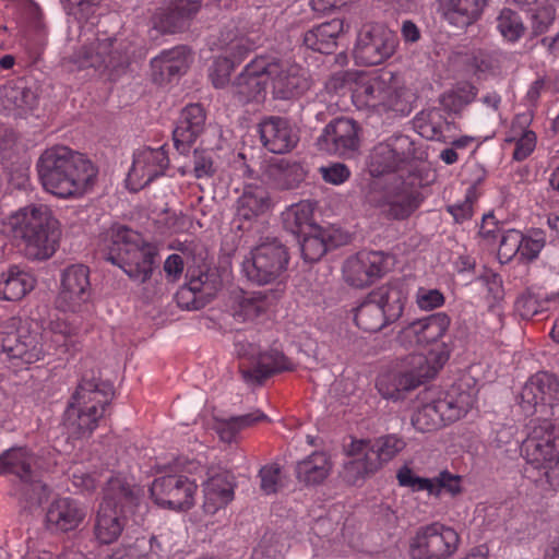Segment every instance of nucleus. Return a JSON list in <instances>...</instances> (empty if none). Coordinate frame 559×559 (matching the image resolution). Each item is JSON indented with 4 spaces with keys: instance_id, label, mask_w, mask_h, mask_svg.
<instances>
[{
    "instance_id": "680f3d73",
    "label": "nucleus",
    "mask_w": 559,
    "mask_h": 559,
    "mask_svg": "<svg viewBox=\"0 0 559 559\" xmlns=\"http://www.w3.org/2000/svg\"><path fill=\"white\" fill-rule=\"evenodd\" d=\"M192 173L197 179H209L215 175L213 153L195 148L192 155Z\"/></svg>"
},
{
    "instance_id": "bf43d9fd",
    "label": "nucleus",
    "mask_w": 559,
    "mask_h": 559,
    "mask_svg": "<svg viewBox=\"0 0 559 559\" xmlns=\"http://www.w3.org/2000/svg\"><path fill=\"white\" fill-rule=\"evenodd\" d=\"M377 472V469L370 468L369 457L366 454L365 457L355 459L346 462L343 466L342 477L347 484L356 485L366 476L372 475Z\"/></svg>"
},
{
    "instance_id": "0e129e2a",
    "label": "nucleus",
    "mask_w": 559,
    "mask_h": 559,
    "mask_svg": "<svg viewBox=\"0 0 559 559\" xmlns=\"http://www.w3.org/2000/svg\"><path fill=\"white\" fill-rule=\"evenodd\" d=\"M476 199L475 187H469L466 190L465 198L462 202L447 206L448 213L453 217L455 223H463L472 217L473 203Z\"/></svg>"
},
{
    "instance_id": "0eeeda50",
    "label": "nucleus",
    "mask_w": 559,
    "mask_h": 559,
    "mask_svg": "<svg viewBox=\"0 0 559 559\" xmlns=\"http://www.w3.org/2000/svg\"><path fill=\"white\" fill-rule=\"evenodd\" d=\"M397 44L396 34L385 25L365 24L357 34L353 55L357 64L378 66L394 55Z\"/></svg>"
},
{
    "instance_id": "6e6d98bb",
    "label": "nucleus",
    "mask_w": 559,
    "mask_h": 559,
    "mask_svg": "<svg viewBox=\"0 0 559 559\" xmlns=\"http://www.w3.org/2000/svg\"><path fill=\"white\" fill-rule=\"evenodd\" d=\"M476 94V87L465 82L457 85L454 90L444 93L440 98V103L447 111L459 114L475 99Z\"/></svg>"
},
{
    "instance_id": "f8f14e48",
    "label": "nucleus",
    "mask_w": 559,
    "mask_h": 559,
    "mask_svg": "<svg viewBox=\"0 0 559 559\" xmlns=\"http://www.w3.org/2000/svg\"><path fill=\"white\" fill-rule=\"evenodd\" d=\"M198 486L185 474H165L156 477L150 486L152 500L160 508L188 511L194 506Z\"/></svg>"
},
{
    "instance_id": "393cba45",
    "label": "nucleus",
    "mask_w": 559,
    "mask_h": 559,
    "mask_svg": "<svg viewBox=\"0 0 559 559\" xmlns=\"http://www.w3.org/2000/svg\"><path fill=\"white\" fill-rule=\"evenodd\" d=\"M206 115L200 104L187 105L177 119L173 131L175 148L182 155L190 152L197 139L203 133Z\"/></svg>"
},
{
    "instance_id": "de8ad7c7",
    "label": "nucleus",
    "mask_w": 559,
    "mask_h": 559,
    "mask_svg": "<svg viewBox=\"0 0 559 559\" xmlns=\"http://www.w3.org/2000/svg\"><path fill=\"white\" fill-rule=\"evenodd\" d=\"M421 193L414 188L403 187L391 195L386 203L388 216L394 219H405L421 204Z\"/></svg>"
},
{
    "instance_id": "79ce46f5",
    "label": "nucleus",
    "mask_w": 559,
    "mask_h": 559,
    "mask_svg": "<svg viewBox=\"0 0 559 559\" xmlns=\"http://www.w3.org/2000/svg\"><path fill=\"white\" fill-rule=\"evenodd\" d=\"M270 207L267 191L259 186H246L237 201L236 217L239 221H251Z\"/></svg>"
},
{
    "instance_id": "20e7f679",
    "label": "nucleus",
    "mask_w": 559,
    "mask_h": 559,
    "mask_svg": "<svg viewBox=\"0 0 559 559\" xmlns=\"http://www.w3.org/2000/svg\"><path fill=\"white\" fill-rule=\"evenodd\" d=\"M34 457L24 449H10L0 455V474H13L19 477L15 487L20 514L29 516L50 496L49 487L33 468Z\"/></svg>"
},
{
    "instance_id": "ddd939ff",
    "label": "nucleus",
    "mask_w": 559,
    "mask_h": 559,
    "mask_svg": "<svg viewBox=\"0 0 559 559\" xmlns=\"http://www.w3.org/2000/svg\"><path fill=\"white\" fill-rule=\"evenodd\" d=\"M189 282L181 286L175 295L177 305L187 310H199L211 302L223 286L216 270L200 266L198 270L188 269Z\"/></svg>"
},
{
    "instance_id": "4d7b16f0",
    "label": "nucleus",
    "mask_w": 559,
    "mask_h": 559,
    "mask_svg": "<svg viewBox=\"0 0 559 559\" xmlns=\"http://www.w3.org/2000/svg\"><path fill=\"white\" fill-rule=\"evenodd\" d=\"M413 426L420 431L436 430L445 426L435 402L424 403L412 417Z\"/></svg>"
},
{
    "instance_id": "cd10ccee",
    "label": "nucleus",
    "mask_w": 559,
    "mask_h": 559,
    "mask_svg": "<svg viewBox=\"0 0 559 559\" xmlns=\"http://www.w3.org/2000/svg\"><path fill=\"white\" fill-rule=\"evenodd\" d=\"M188 68L189 50L186 46L163 50L151 60L153 82L159 85L185 74Z\"/></svg>"
},
{
    "instance_id": "b1692460",
    "label": "nucleus",
    "mask_w": 559,
    "mask_h": 559,
    "mask_svg": "<svg viewBox=\"0 0 559 559\" xmlns=\"http://www.w3.org/2000/svg\"><path fill=\"white\" fill-rule=\"evenodd\" d=\"M521 407L533 414L538 405H552L559 401V380L549 372H537L532 376L520 393Z\"/></svg>"
},
{
    "instance_id": "052dcab7",
    "label": "nucleus",
    "mask_w": 559,
    "mask_h": 559,
    "mask_svg": "<svg viewBox=\"0 0 559 559\" xmlns=\"http://www.w3.org/2000/svg\"><path fill=\"white\" fill-rule=\"evenodd\" d=\"M135 542L145 543V548L141 551L145 559H167L173 550L170 542L163 535H152L148 539L141 537Z\"/></svg>"
},
{
    "instance_id": "7c9ffc66",
    "label": "nucleus",
    "mask_w": 559,
    "mask_h": 559,
    "mask_svg": "<svg viewBox=\"0 0 559 559\" xmlns=\"http://www.w3.org/2000/svg\"><path fill=\"white\" fill-rule=\"evenodd\" d=\"M271 305L270 296L264 292L239 290L230 296L229 312L238 322H253L265 314Z\"/></svg>"
},
{
    "instance_id": "c03bdc74",
    "label": "nucleus",
    "mask_w": 559,
    "mask_h": 559,
    "mask_svg": "<svg viewBox=\"0 0 559 559\" xmlns=\"http://www.w3.org/2000/svg\"><path fill=\"white\" fill-rule=\"evenodd\" d=\"M269 420L267 416L257 409L252 413L240 415V416H231L228 418L214 417V430L219 436L221 440L227 443H231L237 435L259 421Z\"/></svg>"
},
{
    "instance_id": "774afa93",
    "label": "nucleus",
    "mask_w": 559,
    "mask_h": 559,
    "mask_svg": "<svg viewBox=\"0 0 559 559\" xmlns=\"http://www.w3.org/2000/svg\"><path fill=\"white\" fill-rule=\"evenodd\" d=\"M537 472L539 475L537 477L533 476V480L545 489L556 490L559 487V455L552 463H547Z\"/></svg>"
},
{
    "instance_id": "49530a36",
    "label": "nucleus",
    "mask_w": 559,
    "mask_h": 559,
    "mask_svg": "<svg viewBox=\"0 0 559 559\" xmlns=\"http://www.w3.org/2000/svg\"><path fill=\"white\" fill-rule=\"evenodd\" d=\"M354 321L359 329L370 333L379 332L390 324L383 314L382 308L374 298H371V293L354 309Z\"/></svg>"
},
{
    "instance_id": "c756f323",
    "label": "nucleus",
    "mask_w": 559,
    "mask_h": 559,
    "mask_svg": "<svg viewBox=\"0 0 559 559\" xmlns=\"http://www.w3.org/2000/svg\"><path fill=\"white\" fill-rule=\"evenodd\" d=\"M199 0H177L155 21V28L164 34H176L186 31L199 13Z\"/></svg>"
},
{
    "instance_id": "9b49d317",
    "label": "nucleus",
    "mask_w": 559,
    "mask_h": 559,
    "mask_svg": "<svg viewBox=\"0 0 559 559\" xmlns=\"http://www.w3.org/2000/svg\"><path fill=\"white\" fill-rule=\"evenodd\" d=\"M527 437L521 447V453L526 460L524 468L528 478L533 471H539L547 463H552L559 455L556 450L554 426L548 419H532L527 425Z\"/></svg>"
},
{
    "instance_id": "aec40b11",
    "label": "nucleus",
    "mask_w": 559,
    "mask_h": 559,
    "mask_svg": "<svg viewBox=\"0 0 559 559\" xmlns=\"http://www.w3.org/2000/svg\"><path fill=\"white\" fill-rule=\"evenodd\" d=\"M153 247H109L102 257L121 267L132 280L145 283L155 267L156 251Z\"/></svg>"
},
{
    "instance_id": "58836bf2",
    "label": "nucleus",
    "mask_w": 559,
    "mask_h": 559,
    "mask_svg": "<svg viewBox=\"0 0 559 559\" xmlns=\"http://www.w3.org/2000/svg\"><path fill=\"white\" fill-rule=\"evenodd\" d=\"M127 525V515L117 508L99 506L94 526L95 536L102 544H111L121 535Z\"/></svg>"
},
{
    "instance_id": "3c124183",
    "label": "nucleus",
    "mask_w": 559,
    "mask_h": 559,
    "mask_svg": "<svg viewBox=\"0 0 559 559\" xmlns=\"http://www.w3.org/2000/svg\"><path fill=\"white\" fill-rule=\"evenodd\" d=\"M447 3L449 20L464 26L469 25L480 16L487 0H448Z\"/></svg>"
},
{
    "instance_id": "4468645a",
    "label": "nucleus",
    "mask_w": 559,
    "mask_h": 559,
    "mask_svg": "<svg viewBox=\"0 0 559 559\" xmlns=\"http://www.w3.org/2000/svg\"><path fill=\"white\" fill-rule=\"evenodd\" d=\"M316 203L310 200L294 204L286 212L284 226L295 236L299 245H342L335 239L334 231L323 229L312 221Z\"/></svg>"
},
{
    "instance_id": "2f4dec72",
    "label": "nucleus",
    "mask_w": 559,
    "mask_h": 559,
    "mask_svg": "<svg viewBox=\"0 0 559 559\" xmlns=\"http://www.w3.org/2000/svg\"><path fill=\"white\" fill-rule=\"evenodd\" d=\"M234 476L222 471L211 475L203 484V510L207 514H215L234 499Z\"/></svg>"
},
{
    "instance_id": "5fc2aeb1",
    "label": "nucleus",
    "mask_w": 559,
    "mask_h": 559,
    "mask_svg": "<svg viewBox=\"0 0 559 559\" xmlns=\"http://www.w3.org/2000/svg\"><path fill=\"white\" fill-rule=\"evenodd\" d=\"M497 29L509 43H516L524 35L526 27L520 14L512 9L503 8L497 16Z\"/></svg>"
},
{
    "instance_id": "423d86ee",
    "label": "nucleus",
    "mask_w": 559,
    "mask_h": 559,
    "mask_svg": "<svg viewBox=\"0 0 559 559\" xmlns=\"http://www.w3.org/2000/svg\"><path fill=\"white\" fill-rule=\"evenodd\" d=\"M457 532L440 522L419 526L411 539V559H449L457 550Z\"/></svg>"
},
{
    "instance_id": "8fccbe9b",
    "label": "nucleus",
    "mask_w": 559,
    "mask_h": 559,
    "mask_svg": "<svg viewBox=\"0 0 559 559\" xmlns=\"http://www.w3.org/2000/svg\"><path fill=\"white\" fill-rule=\"evenodd\" d=\"M479 235L486 241L498 242V245H523L524 235L515 229L502 230L492 213L484 214Z\"/></svg>"
},
{
    "instance_id": "a211bd4d",
    "label": "nucleus",
    "mask_w": 559,
    "mask_h": 559,
    "mask_svg": "<svg viewBox=\"0 0 559 559\" xmlns=\"http://www.w3.org/2000/svg\"><path fill=\"white\" fill-rule=\"evenodd\" d=\"M320 151L338 156H353L359 147V126L348 117L332 119L317 139Z\"/></svg>"
},
{
    "instance_id": "e2e57ef3",
    "label": "nucleus",
    "mask_w": 559,
    "mask_h": 559,
    "mask_svg": "<svg viewBox=\"0 0 559 559\" xmlns=\"http://www.w3.org/2000/svg\"><path fill=\"white\" fill-rule=\"evenodd\" d=\"M539 254V249L534 247H499L497 257L501 264L510 262L515 258L520 263H528Z\"/></svg>"
},
{
    "instance_id": "a878e982",
    "label": "nucleus",
    "mask_w": 559,
    "mask_h": 559,
    "mask_svg": "<svg viewBox=\"0 0 559 559\" xmlns=\"http://www.w3.org/2000/svg\"><path fill=\"white\" fill-rule=\"evenodd\" d=\"M449 325L450 318L444 312L433 313L411 323V329L416 335L418 343L425 345L435 344L437 346V348L430 350V356H432L429 358L431 366H438L437 356L444 349V346L449 348V354L451 353V348L443 341Z\"/></svg>"
},
{
    "instance_id": "09e8293b",
    "label": "nucleus",
    "mask_w": 559,
    "mask_h": 559,
    "mask_svg": "<svg viewBox=\"0 0 559 559\" xmlns=\"http://www.w3.org/2000/svg\"><path fill=\"white\" fill-rule=\"evenodd\" d=\"M27 323L28 320L16 317L0 323V347L10 359H15L20 352Z\"/></svg>"
},
{
    "instance_id": "2eb2a0df",
    "label": "nucleus",
    "mask_w": 559,
    "mask_h": 559,
    "mask_svg": "<svg viewBox=\"0 0 559 559\" xmlns=\"http://www.w3.org/2000/svg\"><path fill=\"white\" fill-rule=\"evenodd\" d=\"M391 73L374 75L357 84L353 100L359 108H370L378 112L401 110L399 88L392 84Z\"/></svg>"
},
{
    "instance_id": "dca6fc26",
    "label": "nucleus",
    "mask_w": 559,
    "mask_h": 559,
    "mask_svg": "<svg viewBox=\"0 0 559 559\" xmlns=\"http://www.w3.org/2000/svg\"><path fill=\"white\" fill-rule=\"evenodd\" d=\"M78 62L81 68H94L109 71L110 75H119L128 67L129 58L121 44L117 45L116 38L104 37L83 47L78 55Z\"/></svg>"
},
{
    "instance_id": "f257e3e1",
    "label": "nucleus",
    "mask_w": 559,
    "mask_h": 559,
    "mask_svg": "<svg viewBox=\"0 0 559 559\" xmlns=\"http://www.w3.org/2000/svg\"><path fill=\"white\" fill-rule=\"evenodd\" d=\"M36 169L44 189L63 199L83 195L95 185L98 174L90 159L67 146L45 150Z\"/></svg>"
},
{
    "instance_id": "37998d69",
    "label": "nucleus",
    "mask_w": 559,
    "mask_h": 559,
    "mask_svg": "<svg viewBox=\"0 0 559 559\" xmlns=\"http://www.w3.org/2000/svg\"><path fill=\"white\" fill-rule=\"evenodd\" d=\"M331 463L324 452H313L296 465V477L307 486L321 484L330 474Z\"/></svg>"
},
{
    "instance_id": "412c9836",
    "label": "nucleus",
    "mask_w": 559,
    "mask_h": 559,
    "mask_svg": "<svg viewBox=\"0 0 559 559\" xmlns=\"http://www.w3.org/2000/svg\"><path fill=\"white\" fill-rule=\"evenodd\" d=\"M91 298L90 270L83 264L71 265L62 274L56 306L64 312H79Z\"/></svg>"
},
{
    "instance_id": "7ed1b4c3",
    "label": "nucleus",
    "mask_w": 559,
    "mask_h": 559,
    "mask_svg": "<svg viewBox=\"0 0 559 559\" xmlns=\"http://www.w3.org/2000/svg\"><path fill=\"white\" fill-rule=\"evenodd\" d=\"M448 359L449 348L445 346L437 356L438 366H431L426 355L412 353L402 359L397 369L381 373L376 386L384 399L403 400L407 392L435 378Z\"/></svg>"
},
{
    "instance_id": "a19ab883",
    "label": "nucleus",
    "mask_w": 559,
    "mask_h": 559,
    "mask_svg": "<svg viewBox=\"0 0 559 559\" xmlns=\"http://www.w3.org/2000/svg\"><path fill=\"white\" fill-rule=\"evenodd\" d=\"M406 447V442L397 435H383L371 439L370 452H368L369 466L380 471L386 463L392 461Z\"/></svg>"
},
{
    "instance_id": "bb28decb",
    "label": "nucleus",
    "mask_w": 559,
    "mask_h": 559,
    "mask_svg": "<svg viewBox=\"0 0 559 559\" xmlns=\"http://www.w3.org/2000/svg\"><path fill=\"white\" fill-rule=\"evenodd\" d=\"M84 518L85 511L76 500L62 497L49 504L45 525L52 533H67L79 527Z\"/></svg>"
},
{
    "instance_id": "72a5a7b5",
    "label": "nucleus",
    "mask_w": 559,
    "mask_h": 559,
    "mask_svg": "<svg viewBox=\"0 0 559 559\" xmlns=\"http://www.w3.org/2000/svg\"><path fill=\"white\" fill-rule=\"evenodd\" d=\"M344 29V21L333 19L307 31L304 34L302 44L312 51L332 53L337 46V38Z\"/></svg>"
},
{
    "instance_id": "c9c22d12",
    "label": "nucleus",
    "mask_w": 559,
    "mask_h": 559,
    "mask_svg": "<svg viewBox=\"0 0 559 559\" xmlns=\"http://www.w3.org/2000/svg\"><path fill=\"white\" fill-rule=\"evenodd\" d=\"M36 286V278L17 265L0 273V300L20 301Z\"/></svg>"
},
{
    "instance_id": "ea45409f",
    "label": "nucleus",
    "mask_w": 559,
    "mask_h": 559,
    "mask_svg": "<svg viewBox=\"0 0 559 559\" xmlns=\"http://www.w3.org/2000/svg\"><path fill=\"white\" fill-rule=\"evenodd\" d=\"M139 500V493L134 486L124 479L112 477L104 489V499L100 506L117 508L123 514L131 510Z\"/></svg>"
},
{
    "instance_id": "f704fd0d",
    "label": "nucleus",
    "mask_w": 559,
    "mask_h": 559,
    "mask_svg": "<svg viewBox=\"0 0 559 559\" xmlns=\"http://www.w3.org/2000/svg\"><path fill=\"white\" fill-rule=\"evenodd\" d=\"M253 48L254 41L248 36L240 38V40L226 48L224 55L218 57L214 62V72L216 75L213 76V84L216 87L223 86L228 81L234 69L243 61Z\"/></svg>"
},
{
    "instance_id": "473e14b6",
    "label": "nucleus",
    "mask_w": 559,
    "mask_h": 559,
    "mask_svg": "<svg viewBox=\"0 0 559 559\" xmlns=\"http://www.w3.org/2000/svg\"><path fill=\"white\" fill-rule=\"evenodd\" d=\"M407 297V285L399 280L371 292V298H374L382 308L383 314L390 324L402 317Z\"/></svg>"
},
{
    "instance_id": "5701e85b",
    "label": "nucleus",
    "mask_w": 559,
    "mask_h": 559,
    "mask_svg": "<svg viewBox=\"0 0 559 559\" xmlns=\"http://www.w3.org/2000/svg\"><path fill=\"white\" fill-rule=\"evenodd\" d=\"M265 56H258L251 60L231 84L234 97L241 104L264 98L266 90Z\"/></svg>"
},
{
    "instance_id": "338daca9",
    "label": "nucleus",
    "mask_w": 559,
    "mask_h": 559,
    "mask_svg": "<svg viewBox=\"0 0 559 559\" xmlns=\"http://www.w3.org/2000/svg\"><path fill=\"white\" fill-rule=\"evenodd\" d=\"M435 497H439L443 491L456 496L462 491L461 476L444 469L435 477Z\"/></svg>"
},
{
    "instance_id": "864d4df0",
    "label": "nucleus",
    "mask_w": 559,
    "mask_h": 559,
    "mask_svg": "<svg viewBox=\"0 0 559 559\" xmlns=\"http://www.w3.org/2000/svg\"><path fill=\"white\" fill-rule=\"evenodd\" d=\"M443 117L439 109L432 108L427 111H420L414 119V126L418 133L431 141H444Z\"/></svg>"
},
{
    "instance_id": "9d476101",
    "label": "nucleus",
    "mask_w": 559,
    "mask_h": 559,
    "mask_svg": "<svg viewBox=\"0 0 559 559\" xmlns=\"http://www.w3.org/2000/svg\"><path fill=\"white\" fill-rule=\"evenodd\" d=\"M265 62L274 98L288 100L310 90L307 71L298 63L275 56H265Z\"/></svg>"
},
{
    "instance_id": "39448f33",
    "label": "nucleus",
    "mask_w": 559,
    "mask_h": 559,
    "mask_svg": "<svg viewBox=\"0 0 559 559\" xmlns=\"http://www.w3.org/2000/svg\"><path fill=\"white\" fill-rule=\"evenodd\" d=\"M9 225L14 238L26 245H58L61 240L60 223L44 204L20 209L9 217Z\"/></svg>"
},
{
    "instance_id": "4c0bfd02",
    "label": "nucleus",
    "mask_w": 559,
    "mask_h": 559,
    "mask_svg": "<svg viewBox=\"0 0 559 559\" xmlns=\"http://www.w3.org/2000/svg\"><path fill=\"white\" fill-rule=\"evenodd\" d=\"M444 425L459 420L474 406V396L460 388L453 386L443 397L432 399Z\"/></svg>"
},
{
    "instance_id": "4be33fe9",
    "label": "nucleus",
    "mask_w": 559,
    "mask_h": 559,
    "mask_svg": "<svg viewBox=\"0 0 559 559\" xmlns=\"http://www.w3.org/2000/svg\"><path fill=\"white\" fill-rule=\"evenodd\" d=\"M262 145L274 154H286L299 142V131L284 117L270 116L259 123Z\"/></svg>"
},
{
    "instance_id": "603ef678",
    "label": "nucleus",
    "mask_w": 559,
    "mask_h": 559,
    "mask_svg": "<svg viewBox=\"0 0 559 559\" xmlns=\"http://www.w3.org/2000/svg\"><path fill=\"white\" fill-rule=\"evenodd\" d=\"M99 241L107 245H150L144 241L142 235L119 222H112L103 226L98 234Z\"/></svg>"
},
{
    "instance_id": "e433bc0d",
    "label": "nucleus",
    "mask_w": 559,
    "mask_h": 559,
    "mask_svg": "<svg viewBox=\"0 0 559 559\" xmlns=\"http://www.w3.org/2000/svg\"><path fill=\"white\" fill-rule=\"evenodd\" d=\"M293 369V364L283 353L272 350L260 354L254 368H241V374L246 382L262 384L271 376Z\"/></svg>"
},
{
    "instance_id": "f3484780",
    "label": "nucleus",
    "mask_w": 559,
    "mask_h": 559,
    "mask_svg": "<svg viewBox=\"0 0 559 559\" xmlns=\"http://www.w3.org/2000/svg\"><path fill=\"white\" fill-rule=\"evenodd\" d=\"M287 263L285 247H253L242 265L249 281L265 285L277 278Z\"/></svg>"
},
{
    "instance_id": "6e6552de",
    "label": "nucleus",
    "mask_w": 559,
    "mask_h": 559,
    "mask_svg": "<svg viewBox=\"0 0 559 559\" xmlns=\"http://www.w3.org/2000/svg\"><path fill=\"white\" fill-rule=\"evenodd\" d=\"M395 263V255L390 252L362 249L346 259L343 277L352 287L366 288L390 272Z\"/></svg>"
},
{
    "instance_id": "c85d7f7f",
    "label": "nucleus",
    "mask_w": 559,
    "mask_h": 559,
    "mask_svg": "<svg viewBox=\"0 0 559 559\" xmlns=\"http://www.w3.org/2000/svg\"><path fill=\"white\" fill-rule=\"evenodd\" d=\"M38 104L36 94L24 82H9L0 86V112L23 118Z\"/></svg>"
},
{
    "instance_id": "a18cd8bd",
    "label": "nucleus",
    "mask_w": 559,
    "mask_h": 559,
    "mask_svg": "<svg viewBox=\"0 0 559 559\" xmlns=\"http://www.w3.org/2000/svg\"><path fill=\"white\" fill-rule=\"evenodd\" d=\"M49 347L44 342V335L38 323L28 320L26 333L15 359L24 364H34L49 354Z\"/></svg>"
},
{
    "instance_id": "6ab92c4d",
    "label": "nucleus",
    "mask_w": 559,
    "mask_h": 559,
    "mask_svg": "<svg viewBox=\"0 0 559 559\" xmlns=\"http://www.w3.org/2000/svg\"><path fill=\"white\" fill-rule=\"evenodd\" d=\"M168 167L169 157L164 145L138 150L133 154V163L128 173V188L134 192L143 189L163 176Z\"/></svg>"
},
{
    "instance_id": "13d9d810",
    "label": "nucleus",
    "mask_w": 559,
    "mask_h": 559,
    "mask_svg": "<svg viewBox=\"0 0 559 559\" xmlns=\"http://www.w3.org/2000/svg\"><path fill=\"white\" fill-rule=\"evenodd\" d=\"M396 478L402 487H408L413 491L426 490L429 495L435 496V477H419L409 467L403 466L397 471Z\"/></svg>"
},
{
    "instance_id": "1a4fd4ad",
    "label": "nucleus",
    "mask_w": 559,
    "mask_h": 559,
    "mask_svg": "<svg viewBox=\"0 0 559 559\" xmlns=\"http://www.w3.org/2000/svg\"><path fill=\"white\" fill-rule=\"evenodd\" d=\"M414 159H421L414 140L406 134H394L374 146L370 155V171L373 176L395 173Z\"/></svg>"
},
{
    "instance_id": "f03ea898",
    "label": "nucleus",
    "mask_w": 559,
    "mask_h": 559,
    "mask_svg": "<svg viewBox=\"0 0 559 559\" xmlns=\"http://www.w3.org/2000/svg\"><path fill=\"white\" fill-rule=\"evenodd\" d=\"M115 395L110 381L103 380L99 370L86 371L71 395L63 414V426L71 438L90 437L105 415Z\"/></svg>"
},
{
    "instance_id": "69168bd1",
    "label": "nucleus",
    "mask_w": 559,
    "mask_h": 559,
    "mask_svg": "<svg viewBox=\"0 0 559 559\" xmlns=\"http://www.w3.org/2000/svg\"><path fill=\"white\" fill-rule=\"evenodd\" d=\"M556 19V9L552 5H544L532 13L531 27L534 36L546 33Z\"/></svg>"
}]
</instances>
